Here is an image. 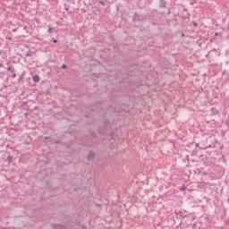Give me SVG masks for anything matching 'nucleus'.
<instances>
[{"label":"nucleus","instance_id":"1","mask_svg":"<svg viewBox=\"0 0 229 229\" xmlns=\"http://www.w3.org/2000/svg\"><path fill=\"white\" fill-rule=\"evenodd\" d=\"M95 158H96V153L90 150L87 156L88 162H94Z\"/></svg>","mask_w":229,"mask_h":229},{"label":"nucleus","instance_id":"2","mask_svg":"<svg viewBox=\"0 0 229 229\" xmlns=\"http://www.w3.org/2000/svg\"><path fill=\"white\" fill-rule=\"evenodd\" d=\"M142 21V19L140 18V14H138L137 13H134V15L132 17V21L135 24L136 22H139Z\"/></svg>","mask_w":229,"mask_h":229},{"label":"nucleus","instance_id":"3","mask_svg":"<svg viewBox=\"0 0 229 229\" xmlns=\"http://www.w3.org/2000/svg\"><path fill=\"white\" fill-rule=\"evenodd\" d=\"M52 228L53 229H66L67 227L65 226V225H62V224H52Z\"/></svg>","mask_w":229,"mask_h":229},{"label":"nucleus","instance_id":"4","mask_svg":"<svg viewBox=\"0 0 229 229\" xmlns=\"http://www.w3.org/2000/svg\"><path fill=\"white\" fill-rule=\"evenodd\" d=\"M159 8H161V9L167 8V1L159 0Z\"/></svg>","mask_w":229,"mask_h":229},{"label":"nucleus","instance_id":"5","mask_svg":"<svg viewBox=\"0 0 229 229\" xmlns=\"http://www.w3.org/2000/svg\"><path fill=\"white\" fill-rule=\"evenodd\" d=\"M32 80L34 83H38V81H40V76H38V74H36L32 77Z\"/></svg>","mask_w":229,"mask_h":229},{"label":"nucleus","instance_id":"6","mask_svg":"<svg viewBox=\"0 0 229 229\" xmlns=\"http://www.w3.org/2000/svg\"><path fill=\"white\" fill-rule=\"evenodd\" d=\"M26 72H22L21 75L20 76V78L18 79V82L19 83H24V76H25Z\"/></svg>","mask_w":229,"mask_h":229},{"label":"nucleus","instance_id":"7","mask_svg":"<svg viewBox=\"0 0 229 229\" xmlns=\"http://www.w3.org/2000/svg\"><path fill=\"white\" fill-rule=\"evenodd\" d=\"M25 144H27L28 146L31 144V138L30 137V135L25 136Z\"/></svg>","mask_w":229,"mask_h":229},{"label":"nucleus","instance_id":"8","mask_svg":"<svg viewBox=\"0 0 229 229\" xmlns=\"http://www.w3.org/2000/svg\"><path fill=\"white\" fill-rule=\"evenodd\" d=\"M216 148V144L215 143H213V144H210L208 147H206L205 148H199V149H206V150H208V149H210V148Z\"/></svg>","mask_w":229,"mask_h":229},{"label":"nucleus","instance_id":"9","mask_svg":"<svg viewBox=\"0 0 229 229\" xmlns=\"http://www.w3.org/2000/svg\"><path fill=\"white\" fill-rule=\"evenodd\" d=\"M7 162H8V164H12L13 162V157H12V156H8L7 157Z\"/></svg>","mask_w":229,"mask_h":229},{"label":"nucleus","instance_id":"10","mask_svg":"<svg viewBox=\"0 0 229 229\" xmlns=\"http://www.w3.org/2000/svg\"><path fill=\"white\" fill-rule=\"evenodd\" d=\"M7 71H10L11 72H15V68H13V65H9Z\"/></svg>","mask_w":229,"mask_h":229},{"label":"nucleus","instance_id":"11","mask_svg":"<svg viewBox=\"0 0 229 229\" xmlns=\"http://www.w3.org/2000/svg\"><path fill=\"white\" fill-rule=\"evenodd\" d=\"M198 155V149H193L191 151V157H196Z\"/></svg>","mask_w":229,"mask_h":229},{"label":"nucleus","instance_id":"12","mask_svg":"<svg viewBox=\"0 0 229 229\" xmlns=\"http://www.w3.org/2000/svg\"><path fill=\"white\" fill-rule=\"evenodd\" d=\"M25 56H33V52L31 50H30L29 52H27Z\"/></svg>","mask_w":229,"mask_h":229},{"label":"nucleus","instance_id":"13","mask_svg":"<svg viewBox=\"0 0 229 229\" xmlns=\"http://www.w3.org/2000/svg\"><path fill=\"white\" fill-rule=\"evenodd\" d=\"M191 24L194 26V28H198V22H196V21H191Z\"/></svg>","mask_w":229,"mask_h":229},{"label":"nucleus","instance_id":"14","mask_svg":"<svg viewBox=\"0 0 229 229\" xmlns=\"http://www.w3.org/2000/svg\"><path fill=\"white\" fill-rule=\"evenodd\" d=\"M55 31V28H48V33H53Z\"/></svg>","mask_w":229,"mask_h":229},{"label":"nucleus","instance_id":"15","mask_svg":"<svg viewBox=\"0 0 229 229\" xmlns=\"http://www.w3.org/2000/svg\"><path fill=\"white\" fill-rule=\"evenodd\" d=\"M98 3L101 4V6H105V1L100 0V1H98Z\"/></svg>","mask_w":229,"mask_h":229},{"label":"nucleus","instance_id":"16","mask_svg":"<svg viewBox=\"0 0 229 229\" xmlns=\"http://www.w3.org/2000/svg\"><path fill=\"white\" fill-rule=\"evenodd\" d=\"M61 68L62 69H67V64H63Z\"/></svg>","mask_w":229,"mask_h":229},{"label":"nucleus","instance_id":"17","mask_svg":"<svg viewBox=\"0 0 229 229\" xmlns=\"http://www.w3.org/2000/svg\"><path fill=\"white\" fill-rule=\"evenodd\" d=\"M61 143H62L61 140H55V144H61Z\"/></svg>","mask_w":229,"mask_h":229},{"label":"nucleus","instance_id":"18","mask_svg":"<svg viewBox=\"0 0 229 229\" xmlns=\"http://www.w3.org/2000/svg\"><path fill=\"white\" fill-rule=\"evenodd\" d=\"M52 42H54V44H57L58 40L57 39H53Z\"/></svg>","mask_w":229,"mask_h":229},{"label":"nucleus","instance_id":"19","mask_svg":"<svg viewBox=\"0 0 229 229\" xmlns=\"http://www.w3.org/2000/svg\"><path fill=\"white\" fill-rule=\"evenodd\" d=\"M195 148H199V143H195Z\"/></svg>","mask_w":229,"mask_h":229},{"label":"nucleus","instance_id":"20","mask_svg":"<svg viewBox=\"0 0 229 229\" xmlns=\"http://www.w3.org/2000/svg\"><path fill=\"white\" fill-rule=\"evenodd\" d=\"M13 78H17V73H13Z\"/></svg>","mask_w":229,"mask_h":229},{"label":"nucleus","instance_id":"21","mask_svg":"<svg viewBox=\"0 0 229 229\" xmlns=\"http://www.w3.org/2000/svg\"><path fill=\"white\" fill-rule=\"evenodd\" d=\"M51 140L50 137H46V138H45V140Z\"/></svg>","mask_w":229,"mask_h":229},{"label":"nucleus","instance_id":"22","mask_svg":"<svg viewBox=\"0 0 229 229\" xmlns=\"http://www.w3.org/2000/svg\"><path fill=\"white\" fill-rule=\"evenodd\" d=\"M64 10H65L66 12H69V6H68V7H64Z\"/></svg>","mask_w":229,"mask_h":229},{"label":"nucleus","instance_id":"23","mask_svg":"<svg viewBox=\"0 0 229 229\" xmlns=\"http://www.w3.org/2000/svg\"><path fill=\"white\" fill-rule=\"evenodd\" d=\"M167 14H168V15L171 14V9H168Z\"/></svg>","mask_w":229,"mask_h":229},{"label":"nucleus","instance_id":"24","mask_svg":"<svg viewBox=\"0 0 229 229\" xmlns=\"http://www.w3.org/2000/svg\"><path fill=\"white\" fill-rule=\"evenodd\" d=\"M203 158H204V156L201 155V156L199 157V159H200V160H203Z\"/></svg>","mask_w":229,"mask_h":229},{"label":"nucleus","instance_id":"25","mask_svg":"<svg viewBox=\"0 0 229 229\" xmlns=\"http://www.w3.org/2000/svg\"><path fill=\"white\" fill-rule=\"evenodd\" d=\"M64 8L69 7V5H67V4H64Z\"/></svg>","mask_w":229,"mask_h":229},{"label":"nucleus","instance_id":"26","mask_svg":"<svg viewBox=\"0 0 229 229\" xmlns=\"http://www.w3.org/2000/svg\"><path fill=\"white\" fill-rule=\"evenodd\" d=\"M92 137L96 138V133L92 132Z\"/></svg>","mask_w":229,"mask_h":229},{"label":"nucleus","instance_id":"27","mask_svg":"<svg viewBox=\"0 0 229 229\" xmlns=\"http://www.w3.org/2000/svg\"><path fill=\"white\" fill-rule=\"evenodd\" d=\"M0 67H4V65L3 64L0 63Z\"/></svg>","mask_w":229,"mask_h":229},{"label":"nucleus","instance_id":"28","mask_svg":"<svg viewBox=\"0 0 229 229\" xmlns=\"http://www.w3.org/2000/svg\"><path fill=\"white\" fill-rule=\"evenodd\" d=\"M13 32L17 31V29H13Z\"/></svg>","mask_w":229,"mask_h":229},{"label":"nucleus","instance_id":"29","mask_svg":"<svg viewBox=\"0 0 229 229\" xmlns=\"http://www.w3.org/2000/svg\"><path fill=\"white\" fill-rule=\"evenodd\" d=\"M186 159L189 160V156H186Z\"/></svg>","mask_w":229,"mask_h":229},{"label":"nucleus","instance_id":"30","mask_svg":"<svg viewBox=\"0 0 229 229\" xmlns=\"http://www.w3.org/2000/svg\"><path fill=\"white\" fill-rule=\"evenodd\" d=\"M28 102H23V105H26Z\"/></svg>","mask_w":229,"mask_h":229},{"label":"nucleus","instance_id":"31","mask_svg":"<svg viewBox=\"0 0 229 229\" xmlns=\"http://www.w3.org/2000/svg\"><path fill=\"white\" fill-rule=\"evenodd\" d=\"M69 13H72V12L70 11Z\"/></svg>","mask_w":229,"mask_h":229},{"label":"nucleus","instance_id":"32","mask_svg":"<svg viewBox=\"0 0 229 229\" xmlns=\"http://www.w3.org/2000/svg\"><path fill=\"white\" fill-rule=\"evenodd\" d=\"M227 201H228V203H229V198L227 199Z\"/></svg>","mask_w":229,"mask_h":229}]
</instances>
